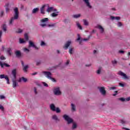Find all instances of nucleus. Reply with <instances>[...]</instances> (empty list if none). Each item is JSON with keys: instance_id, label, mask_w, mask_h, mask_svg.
Listing matches in <instances>:
<instances>
[{"instance_id": "obj_1", "label": "nucleus", "mask_w": 130, "mask_h": 130, "mask_svg": "<svg viewBox=\"0 0 130 130\" xmlns=\"http://www.w3.org/2000/svg\"><path fill=\"white\" fill-rule=\"evenodd\" d=\"M11 75L12 77V83H13V88H16L18 85V83H17V70L13 69L11 72Z\"/></svg>"}, {"instance_id": "obj_2", "label": "nucleus", "mask_w": 130, "mask_h": 130, "mask_svg": "<svg viewBox=\"0 0 130 130\" xmlns=\"http://www.w3.org/2000/svg\"><path fill=\"white\" fill-rule=\"evenodd\" d=\"M42 74H43V75H44L45 77H46V78H47L49 80H51V81H52V82H55V79L52 78V74H51L50 72L43 71L42 72Z\"/></svg>"}, {"instance_id": "obj_3", "label": "nucleus", "mask_w": 130, "mask_h": 130, "mask_svg": "<svg viewBox=\"0 0 130 130\" xmlns=\"http://www.w3.org/2000/svg\"><path fill=\"white\" fill-rule=\"evenodd\" d=\"M14 17L11 18V20L9 21L10 25H12L14 21H15V20L18 19V18H19V12H18V8H15L14 9Z\"/></svg>"}, {"instance_id": "obj_4", "label": "nucleus", "mask_w": 130, "mask_h": 130, "mask_svg": "<svg viewBox=\"0 0 130 130\" xmlns=\"http://www.w3.org/2000/svg\"><path fill=\"white\" fill-rule=\"evenodd\" d=\"M53 93L54 95H56V96H59V95H61V91H60V89L59 87L54 88Z\"/></svg>"}, {"instance_id": "obj_5", "label": "nucleus", "mask_w": 130, "mask_h": 130, "mask_svg": "<svg viewBox=\"0 0 130 130\" xmlns=\"http://www.w3.org/2000/svg\"><path fill=\"white\" fill-rule=\"evenodd\" d=\"M63 117L64 119H65L66 121H67L68 124L72 123L73 122V119L70 118L69 116L67 115H64L63 116Z\"/></svg>"}, {"instance_id": "obj_6", "label": "nucleus", "mask_w": 130, "mask_h": 130, "mask_svg": "<svg viewBox=\"0 0 130 130\" xmlns=\"http://www.w3.org/2000/svg\"><path fill=\"white\" fill-rule=\"evenodd\" d=\"M77 36H78V38L77 39V41H80L79 42V43L80 44H81V43L82 42V41H88V40H89V38H87V39H81V36H80V34H78L77 35Z\"/></svg>"}, {"instance_id": "obj_7", "label": "nucleus", "mask_w": 130, "mask_h": 130, "mask_svg": "<svg viewBox=\"0 0 130 130\" xmlns=\"http://www.w3.org/2000/svg\"><path fill=\"white\" fill-rule=\"evenodd\" d=\"M40 26L43 28H45V27H54L55 26V23H53L52 24H47L46 23L40 24Z\"/></svg>"}, {"instance_id": "obj_8", "label": "nucleus", "mask_w": 130, "mask_h": 130, "mask_svg": "<svg viewBox=\"0 0 130 130\" xmlns=\"http://www.w3.org/2000/svg\"><path fill=\"white\" fill-rule=\"evenodd\" d=\"M118 75L121 76V77H123V79H124L125 80H127L128 79V77H127V76H126V74H124V73L121 71H119L118 73Z\"/></svg>"}, {"instance_id": "obj_9", "label": "nucleus", "mask_w": 130, "mask_h": 130, "mask_svg": "<svg viewBox=\"0 0 130 130\" xmlns=\"http://www.w3.org/2000/svg\"><path fill=\"white\" fill-rule=\"evenodd\" d=\"M0 79H5V80L7 81V84H10V79H9V77H8V76L5 75H0Z\"/></svg>"}, {"instance_id": "obj_10", "label": "nucleus", "mask_w": 130, "mask_h": 130, "mask_svg": "<svg viewBox=\"0 0 130 130\" xmlns=\"http://www.w3.org/2000/svg\"><path fill=\"white\" fill-rule=\"evenodd\" d=\"M83 1L84 2L85 5H86V7L88 8V9H92V6H91L89 0H83Z\"/></svg>"}, {"instance_id": "obj_11", "label": "nucleus", "mask_w": 130, "mask_h": 130, "mask_svg": "<svg viewBox=\"0 0 130 130\" xmlns=\"http://www.w3.org/2000/svg\"><path fill=\"white\" fill-rule=\"evenodd\" d=\"M29 46H31V47H34V48H35V49H37V50L39 49V48L36 46L35 44H34V43H33L32 41H29Z\"/></svg>"}, {"instance_id": "obj_12", "label": "nucleus", "mask_w": 130, "mask_h": 130, "mask_svg": "<svg viewBox=\"0 0 130 130\" xmlns=\"http://www.w3.org/2000/svg\"><path fill=\"white\" fill-rule=\"evenodd\" d=\"M100 92L102 95H105L106 94V91L105 90V88H104V87H101L100 88Z\"/></svg>"}, {"instance_id": "obj_13", "label": "nucleus", "mask_w": 130, "mask_h": 130, "mask_svg": "<svg viewBox=\"0 0 130 130\" xmlns=\"http://www.w3.org/2000/svg\"><path fill=\"white\" fill-rule=\"evenodd\" d=\"M72 42L71 41H68L64 45V48L66 50L69 48V46L71 45Z\"/></svg>"}, {"instance_id": "obj_14", "label": "nucleus", "mask_w": 130, "mask_h": 130, "mask_svg": "<svg viewBox=\"0 0 130 130\" xmlns=\"http://www.w3.org/2000/svg\"><path fill=\"white\" fill-rule=\"evenodd\" d=\"M56 12V9H54L53 7H48L47 9V12L48 13H50V12Z\"/></svg>"}, {"instance_id": "obj_15", "label": "nucleus", "mask_w": 130, "mask_h": 130, "mask_svg": "<svg viewBox=\"0 0 130 130\" xmlns=\"http://www.w3.org/2000/svg\"><path fill=\"white\" fill-rule=\"evenodd\" d=\"M48 22V18H45L42 20H41V23H43L42 24H46Z\"/></svg>"}, {"instance_id": "obj_16", "label": "nucleus", "mask_w": 130, "mask_h": 130, "mask_svg": "<svg viewBox=\"0 0 130 130\" xmlns=\"http://www.w3.org/2000/svg\"><path fill=\"white\" fill-rule=\"evenodd\" d=\"M22 81H23L24 83H26V82H27V78H25L24 77H21L19 79L18 82L19 83H21V82H22Z\"/></svg>"}, {"instance_id": "obj_17", "label": "nucleus", "mask_w": 130, "mask_h": 130, "mask_svg": "<svg viewBox=\"0 0 130 130\" xmlns=\"http://www.w3.org/2000/svg\"><path fill=\"white\" fill-rule=\"evenodd\" d=\"M0 66H1V68H4V66H5V67H6L7 68L10 67V65L6 63H3V62H2V61H0Z\"/></svg>"}, {"instance_id": "obj_18", "label": "nucleus", "mask_w": 130, "mask_h": 130, "mask_svg": "<svg viewBox=\"0 0 130 130\" xmlns=\"http://www.w3.org/2000/svg\"><path fill=\"white\" fill-rule=\"evenodd\" d=\"M46 5H43L41 8V14H45V12L44 10V8H45Z\"/></svg>"}, {"instance_id": "obj_19", "label": "nucleus", "mask_w": 130, "mask_h": 130, "mask_svg": "<svg viewBox=\"0 0 130 130\" xmlns=\"http://www.w3.org/2000/svg\"><path fill=\"white\" fill-rule=\"evenodd\" d=\"M15 54L17 57H21V56L22 55L20 51H16L15 52Z\"/></svg>"}, {"instance_id": "obj_20", "label": "nucleus", "mask_w": 130, "mask_h": 130, "mask_svg": "<svg viewBox=\"0 0 130 130\" xmlns=\"http://www.w3.org/2000/svg\"><path fill=\"white\" fill-rule=\"evenodd\" d=\"M96 28H98V29L100 30L102 33H103V32H104V28H103V27L101 25H98Z\"/></svg>"}, {"instance_id": "obj_21", "label": "nucleus", "mask_w": 130, "mask_h": 130, "mask_svg": "<svg viewBox=\"0 0 130 130\" xmlns=\"http://www.w3.org/2000/svg\"><path fill=\"white\" fill-rule=\"evenodd\" d=\"M111 20H117V21H119V20H120V17L117 16V17H114V16H111Z\"/></svg>"}, {"instance_id": "obj_22", "label": "nucleus", "mask_w": 130, "mask_h": 130, "mask_svg": "<svg viewBox=\"0 0 130 130\" xmlns=\"http://www.w3.org/2000/svg\"><path fill=\"white\" fill-rule=\"evenodd\" d=\"M7 52L9 55H12V48H9L7 50Z\"/></svg>"}, {"instance_id": "obj_23", "label": "nucleus", "mask_w": 130, "mask_h": 130, "mask_svg": "<svg viewBox=\"0 0 130 130\" xmlns=\"http://www.w3.org/2000/svg\"><path fill=\"white\" fill-rule=\"evenodd\" d=\"M52 119H54V120H56L57 121H59V119L57 117V116L56 115H54L52 117Z\"/></svg>"}, {"instance_id": "obj_24", "label": "nucleus", "mask_w": 130, "mask_h": 130, "mask_svg": "<svg viewBox=\"0 0 130 130\" xmlns=\"http://www.w3.org/2000/svg\"><path fill=\"white\" fill-rule=\"evenodd\" d=\"M50 107L52 111H55V106L53 104H51Z\"/></svg>"}, {"instance_id": "obj_25", "label": "nucleus", "mask_w": 130, "mask_h": 130, "mask_svg": "<svg viewBox=\"0 0 130 130\" xmlns=\"http://www.w3.org/2000/svg\"><path fill=\"white\" fill-rule=\"evenodd\" d=\"M29 68V66L28 65H26V66H24L23 67V72H24V73H27V70H28V68Z\"/></svg>"}, {"instance_id": "obj_26", "label": "nucleus", "mask_w": 130, "mask_h": 130, "mask_svg": "<svg viewBox=\"0 0 130 130\" xmlns=\"http://www.w3.org/2000/svg\"><path fill=\"white\" fill-rule=\"evenodd\" d=\"M76 25L80 30H82L83 29L82 26H81V24L79 23V21L76 22Z\"/></svg>"}, {"instance_id": "obj_27", "label": "nucleus", "mask_w": 130, "mask_h": 130, "mask_svg": "<svg viewBox=\"0 0 130 130\" xmlns=\"http://www.w3.org/2000/svg\"><path fill=\"white\" fill-rule=\"evenodd\" d=\"M39 11V8H36L32 10V14H36V13Z\"/></svg>"}, {"instance_id": "obj_28", "label": "nucleus", "mask_w": 130, "mask_h": 130, "mask_svg": "<svg viewBox=\"0 0 130 130\" xmlns=\"http://www.w3.org/2000/svg\"><path fill=\"white\" fill-rule=\"evenodd\" d=\"M51 16L53 17H57L58 16V12L52 13Z\"/></svg>"}, {"instance_id": "obj_29", "label": "nucleus", "mask_w": 130, "mask_h": 130, "mask_svg": "<svg viewBox=\"0 0 130 130\" xmlns=\"http://www.w3.org/2000/svg\"><path fill=\"white\" fill-rule=\"evenodd\" d=\"M73 17L75 19H78V18H80V17H81V14H75V15H74Z\"/></svg>"}, {"instance_id": "obj_30", "label": "nucleus", "mask_w": 130, "mask_h": 130, "mask_svg": "<svg viewBox=\"0 0 130 130\" xmlns=\"http://www.w3.org/2000/svg\"><path fill=\"white\" fill-rule=\"evenodd\" d=\"M83 23H84L85 26H88V25H89V22L86 19L83 20Z\"/></svg>"}, {"instance_id": "obj_31", "label": "nucleus", "mask_w": 130, "mask_h": 130, "mask_svg": "<svg viewBox=\"0 0 130 130\" xmlns=\"http://www.w3.org/2000/svg\"><path fill=\"white\" fill-rule=\"evenodd\" d=\"M3 31H4V32L7 31V25L4 24L3 25Z\"/></svg>"}, {"instance_id": "obj_32", "label": "nucleus", "mask_w": 130, "mask_h": 130, "mask_svg": "<svg viewBox=\"0 0 130 130\" xmlns=\"http://www.w3.org/2000/svg\"><path fill=\"white\" fill-rule=\"evenodd\" d=\"M0 110H1V111H3L4 112V111H5V108L4 107V106H3V105H2V104H0Z\"/></svg>"}, {"instance_id": "obj_33", "label": "nucleus", "mask_w": 130, "mask_h": 130, "mask_svg": "<svg viewBox=\"0 0 130 130\" xmlns=\"http://www.w3.org/2000/svg\"><path fill=\"white\" fill-rule=\"evenodd\" d=\"M75 128H77V124L76 123H74L72 125V129H75Z\"/></svg>"}, {"instance_id": "obj_34", "label": "nucleus", "mask_w": 130, "mask_h": 130, "mask_svg": "<svg viewBox=\"0 0 130 130\" xmlns=\"http://www.w3.org/2000/svg\"><path fill=\"white\" fill-rule=\"evenodd\" d=\"M71 106H72V109L73 111H75L76 110V108L75 107V105L73 104H71Z\"/></svg>"}, {"instance_id": "obj_35", "label": "nucleus", "mask_w": 130, "mask_h": 130, "mask_svg": "<svg viewBox=\"0 0 130 130\" xmlns=\"http://www.w3.org/2000/svg\"><path fill=\"white\" fill-rule=\"evenodd\" d=\"M25 41L22 39H19V43H20L21 44H23V43H25Z\"/></svg>"}, {"instance_id": "obj_36", "label": "nucleus", "mask_w": 130, "mask_h": 130, "mask_svg": "<svg viewBox=\"0 0 130 130\" xmlns=\"http://www.w3.org/2000/svg\"><path fill=\"white\" fill-rule=\"evenodd\" d=\"M24 38H25V40H28L29 38H28V35L27 34H25L24 35Z\"/></svg>"}, {"instance_id": "obj_37", "label": "nucleus", "mask_w": 130, "mask_h": 130, "mask_svg": "<svg viewBox=\"0 0 130 130\" xmlns=\"http://www.w3.org/2000/svg\"><path fill=\"white\" fill-rule=\"evenodd\" d=\"M55 111H56V112L57 113H59V112H60V110L59 109V108H56L55 109Z\"/></svg>"}, {"instance_id": "obj_38", "label": "nucleus", "mask_w": 130, "mask_h": 130, "mask_svg": "<svg viewBox=\"0 0 130 130\" xmlns=\"http://www.w3.org/2000/svg\"><path fill=\"white\" fill-rule=\"evenodd\" d=\"M3 36V31L0 30V42H2V36Z\"/></svg>"}, {"instance_id": "obj_39", "label": "nucleus", "mask_w": 130, "mask_h": 130, "mask_svg": "<svg viewBox=\"0 0 130 130\" xmlns=\"http://www.w3.org/2000/svg\"><path fill=\"white\" fill-rule=\"evenodd\" d=\"M16 32L18 34L22 33V32H23V29L19 28Z\"/></svg>"}, {"instance_id": "obj_40", "label": "nucleus", "mask_w": 130, "mask_h": 130, "mask_svg": "<svg viewBox=\"0 0 130 130\" xmlns=\"http://www.w3.org/2000/svg\"><path fill=\"white\" fill-rule=\"evenodd\" d=\"M73 50H74V48H70L69 49V53H70V54H73Z\"/></svg>"}, {"instance_id": "obj_41", "label": "nucleus", "mask_w": 130, "mask_h": 130, "mask_svg": "<svg viewBox=\"0 0 130 130\" xmlns=\"http://www.w3.org/2000/svg\"><path fill=\"white\" fill-rule=\"evenodd\" d=\"M0 59H1V60H5L6 57L2 55L0 57Z\"/></svg>"}, {"instance_id": "obj_42", "label": "nucleus", "mask_w": 130, "mask_h": 130, "mask_svg": "<svg viewBox=\"0 0 130 130\" xmlns=\"http://www.w3.org/2000/svg\"><path fill=\"white\" fill-rule=\"evenodd\" d=\"M119 100H120V101H122V102H124V101H125V99L124 98H119Z\"/></svg>"}, {"instance_id": "obj_43", "label": "nucleus", "mask_w": 130, "mask_h": 130, "mask_svg": "<svg viewBox=\"0 0 130 130\" xmlns=\"http://www.w3.org/2000/svg\"><path fill=\"white\" fill-rule=\"evenodd\" d=\"M97 74L99 75L100 73H101V68H99V69L97 71Z\"/></svg>"}, {"instance_id": "obj_44", "label": "nucleus", "mask_w": 130, "mask_h": 130, "mask_svg": "<svg viewBox=\"0 0 130 130\" xmlns=\"http://www.w3.org/2000/svg\"><path fill=\"white\" fill-rule=\"evenodd\" d=\"M119 86H120V87H122V88H123V87H124V84H123L122 83H119Z\"/></svg>"}, {"instance_id": "obj_45", "label": "nucleus", "mask_w": 130, "mask_h": 130, "mask_svg": "<svg viewBox=\"0 0 130 130\" xmlns=\"http://www.w3.org/2000/svg\"><path fill=\"white\" fill-rule=\"evenodd\" d=\"M112 62L113 64H116V63H117V61H116V60H114L112 61Z\"/></svg>"}, {"instance_id": "obj_46", "label": "nucleus", "mask_w": 130, "mask_h": 130, "mask_svg": "<svg viewBox=\"0 0 130 130\" xmlns=\"http://www.w3.org/2000/svg\"><path fill=\"white\" fill-rule=\"evenodd\" d=\"M44 45H45V43L43 41H42L41 43V46H44Z\"/></svg>"}, {"instance_id": "obj_47", "label": "nucleus", "mask_w": 130, "mask_h": 130, "mask_svg": "<svg viewBox=\"0 0 130 130\" xmlns=\"http://www.w3.org/2000/svg\"><path fill=\"white\" fill-rule=\"evenodd\" d=\"M5 98H6V97L3 95H0V99L3 100V99H5Z\"/></svg>"}, {"instance_id": "obj_48", "label": "nucleus", "mask_w": 130, "mask_h": 130, "mask_svg": "<svg viewBox=\"0 0 130 130\" xmlns=\"http://www.w3.org/2000/svg\"><path fill=\"white\" fill-rule=\"evenodd\" d=\"M0 16L1 17H3L4 16V11H2L0 13Z\"/></svg>"}, {"instance_id": "obj_49", "label": "nucleus", "mask_w": 130, "mask_h": 130, "mask_svg": "<svg viewBox=\"0 0 130 130\" xmlns=\"http://www.w3.org/2000/svg\"><path fill=\"white\" fill-rule=\"evenodd\" d=\"M122 25V24L121 23V22H118L117 23L118 27H121Z\"/></svg>"}, {"instance_id": "obj_50", "label": "nucleus", "mask_w": 130, "mask_h": 130, "mask_svg": "<svg viewBox=\"0 0 130 130\" xmlns=\"http://www.w3.org/2000/svg\"><path fill=\"white\" fill-rule=\"evenodd\" d=\"M43 85L45 87H48V84H47V83H45V82H43Z\"/></svg>"}, {"instance_id": "obj_51", "label": "nucleus", "mask_w": 130, "mask_h": 130, "mask_svg": "<svg viewBox=\"0 0 130 130\" xmlns=\"http://www.w3.org/2000/svg\"><path fill=\"white\" fill-rule=\"evenodd\" d=\"M120 122L121 123H122V124H123V123H125V121L124 120H120Z\"/></svg>"}, {"instance_id": "obj_52", "label": "nucleus", "mask_w": 130, "mask_h": 130, "mask_svg": "<svg viewBox=\"0 0 130 130\" xmlns=\"http://www.w3.org/2000/svg\"><path fill=\"white\" fill-rule=\"evenodd\" d=\"M6 13H8L9 11H10V9H9V7L6 8Z\"/></svg>"}, {"instance_id": "obj_53", "label": "nucleus", "mask_w": 130, "mask_h": 130, "mask_svg": "<svg viewBox=\"0 0 130 130\" xmlns=\"http://www.w3.org/2000/svg\"><path fill=\"white\" fill-rule=\"evenodd\" d=\"M117 91L114 92L115 93L113 94V96H116L117 95Z\"/></svg>"}, {"instance_id": "obj_54", "label": "nucleus", "mask_w": 130, "mask_h": 130, "mask_svg": "<svg viewBox=\"0 0 130 130\" xmlns=\"http://www.w3.org/2000/svg\"><path fill=\"white\" fill-rule=\"evenodd\" d=\"M110 90H115V87H111L110 88Z\"/></svg>"}, {"instance_id": "obj_55", "label": "nucleus", "mask_w": 130, "mask_h": 130, "mask_svg": "<svg viewBox=\"0 0 130 130\" xmlns=\"http://www.w3.org/2000/svg\"><path fill=\"white\" fill-rule=\"evenodd\" d=\"M40 63H41V61H39L37 62V66H39V64H40Z\"/></svg>"}, {"instance_id": "obj_56", "label": "nucleus", "mask_w": 130, "mask_h": 130, "mask_svg": "<svg viewBox=\"0 0 130 130\" xmlns=\"http://www.w3.org/2000/svg\"><path fill=\"white\" fill-rule=\"evenodd\" d=\"M34 91H35V94H37V89H36V87L34 88Z\"/></svg>"}, {"instance_id": "obj_57", "label": "nucleus", "mask_w": 130, "mask_h": 130, "mask_svg": "<svg viewBox=\"0 0 130 130\" xmlns=\"http://www.w3.org/2000/svg\"><path fill=\"white\" fill-rule=\"evenodd\" d=\"M130 101V96H129V97H128V98H127L126 99V101L128 102V101Z\"/></svg>"}, {"instance_id": "obj_58", "label": "nucleus", "mask_w": 130, "mask_h": 130, "mask_svg": "<svg viewBox=\"0 0 130 130\" xmlns=\"http://www.w3.org/2000/svg\"><path fill=\"white\" fill-rule=\"evenodd\" d=\"M24 51H27V52H29V49H28L27 48H24Z\"/></svg>"}, {"instance_id": "obj_59", "label": "nucleus", "mask_w": 130, "mask_h": 130, "mask_svg": "<svg viewBox=\"0 0 130 130\" xmlns=\"http://www.w3.org/2000/svg\"><path fill=\"white\" fill-rule=\"evenodd\" d=\"M21 64H22V67H25V65L24 64V62L23 61H21Z\"/></svg>"}, {"instance_id": "obj_60", "label": "nucleus", "mask_w": 130, "mask_h": 130, "mask_svg": "<svg viewBox=\"0 0 130 130\" xmlns=\"http://www.w3.org/2000/svg\"><path fill=\"white\" fill-rule=\"evenodd\" d=\"M124 52V51H122V50H120L119 51V53H123Z\"/></svg>"}, {"instance_id": "obj_61", "label": "nucleus", "mask_w": 130, "mask_h": 130, "mask_svg": "<svg viewBox=\"0 0 130 130\" xmlns=\"http://www.w3.org/2000/svg\"><path fill=\"white\" fill-rule=\"evenodd\" d=\"M36 75H37V72H35L32 74V76H35Z\"/></svg>"}, {"instance_id": "obj_62", "label": "nucleus", "mask_w": 130, "mask_h": 130, "mask_svg": "<svg viewBox=\"0 0 130 130\" xmlns=\"http://www.w3.org/2000/svg\"><path fill=\"white\" fill-rule=\"evenodd\" d=\"M69 63H70V61L69 60H68L66 63V65L68 66V64H69Z\"/></svg>"}, {"instance_id": "obj_63", "label": "nucleus", "mask_w": 130, "mask_h": 130, "mask_svg": "<svg viewBox=\"0 0 130 130\" xmlns=\"http://www.w3.org/2000/svg\"><path fill=\"white\" fill-rule=\"evenodd\" d=\"M6 8H9V3H7L5 5Z\"/></svg>"}, {"instance_id": "obj_64", "label": "nucleus", "mask_w": 130, "mask_h": 130, "mask_svg": "<svg viewBox=\"0 0 130 130\" xmlns=\"http://www.w3.org/2000/svg\"><path fill=\"white\" fill-rule=\"evenodd\" d=\"M122 129H125V130H130L129 129H128L127 128H125V127H123Z\"/></svg>"}]
</instances>
